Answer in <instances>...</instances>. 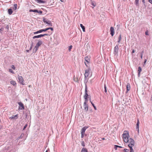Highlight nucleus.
<instances>
[{"label":"nucleus","mask_w":152,"mask_h":152,"mask_svg":"<svg viewBox=\"0 0 152 152\" xmlns=\"http://www.w3.org/2000/svg\"><path fill=\"white\" fill-rule=\"evenodd\" d=\"M123 139L125 142H128L129 139V135L127 131H125L122 134Z\"/></svg>","instance_id":"nucleus-1"},{"label":"nucleus","mask_w":152,"mask_h":152,"mask_svg":"<svg viewBox=\"0 0 152 152\" xmlns=\"http://www.w3.org/2000/svg\"><path fill=\"white\" fill-rule=\"evenodd\" d=\"M129 143L128 145L129 147H132L134 145V140L132 138H130L128 142Z\"/></svg>","instance_id":"nucleus-2"},{"label":"nucleus","mask_w":152,"mask_h":152,"mask_svg":"<svg viewBox=\"0 0 152 152\" xmlns=\"http://www.w3.org/2000/svg\"><path fill=\"white\" fill-rule=\"evenodd\" d=\"M49 35V34H41L39 35L35 36L33 37V39H35V38H41V37H44L45 36H48Z\"/></svg>","instance_id":"nucleus-3"},{"label":"nucleus","mask_w":152,"mask_h":152,"mask_svg":"<svg viewBox=\"0 0 152 152\" xmlns=\"http://www.w3.org/2000/svg\"><path fill=\"white\" fill-rule=\"evenodd\" d=\"M18 80L19 82L22 84L23 85H24V80L22 76H20L18 77Z\"/></svg>","instance_id":"nucleus-4"},{"label":"nucleus","mask_w":152,"mask_h":152,"mask_svg":"<svg viewBox=\"0 0 152 152\" xmlns=\"http://www.w3.org/2000/svg\"><path fill=\"white\" fill-rule=\"evenodd\" d=\"M118 45H116L114 48L113 53L115 55L117 54L118 52Z\"/></svg>","instance_id":"nucleus-5"},{"label":"nucleus","mask_w":152,"mask_h":152,"mask_svg":"<svg viewBox=\"0 0 152 152\" xmlns=\"http://www.w3.org/2000/svg\"><path fill=\"white\" fill-rule=\"evenodd\" d=\"M35 41H38V42L36 44V45L35 47H37V48H39V46H40L42 43V42L41 40L39 39H37L35 40Z\"/></svg>","instance_id":"nucleus-6"},{"label":"nucleus","mask_w":152,"mask_h":152,"mask_svg":"<svg viewBox=\"0 0 152 152\" xmlns=\"http://www.w3.org/2000/svg\"><path fill=\"white\" fill-rule=\"evenodd\" d=\"M91 69L90 68H88L87 69L85 70V73L84 75L86 77H88L89 75V73H90Z\"/></svg>","instance_id":"nucleus-7"},{"label":"nucleus","mask_w":152,"mask_h":152,"mask_svg":"<svg viewBox=\"0 0 152 152\" xmlns=\"http://www.w3.org/2000/svg\"><path fill=\"white\" fill-rule=\"evenodd\" d=\"M126 93H127L131 89V86L130 84L129 83H127L126 86Z\"/></svg>","instance_id":"nucleus-8"},{"label":"nucleus","mask_w":152,"mask_h":152,"mask_svg":"<svg viewBox=\"0 0 152 152\" xmlns=\"http://www.w3.org/2000/svg\"><path fill=\"white\" fill-rule=\"evenodd\" d=\"M110 34L112 36H113L114 34V29L113 27H111L110 29Z\"/></svg>","instance_id":"nucleus-9"},{"label":"nucleus","mask_w":152,"mask_h":152,"mask_svg":"<svg viewBox=\"0 0 152 152\" xmlns=\"http://www.w3.org/2000/svg\"><path fill=\"white\" fill-rule=\"evenodd\" d=\"M88 94H87V88L86 86L85 89V95L84 96V99H86L88 98Z\"/></svg>","instance_id":"nucleus-10"},{"label":"nucleus","mask_w":152,"mask_h":152,"mask_svg":"<svg viewBox=\"0 0 152 152\" xmlns=\"http://www.w3.org/2000/svg\"><path fill=\"white\" fill-rule=\"evenodd\" d=\"M18 104L19 106L21 107V108H20V107H19L18 109H21V110L24 109V107L23 104L21 102H19Z\"/></svg>","instance_id":"nucleus-11"},{"label":"nucleus","mask_w":152,"mask_h":152,"mask_svg":"<svg viewBox=\"0 0 152 152\" xmlns=\"http://www.w3.org/2000/svg\"><path fill=\"white\" fill-rule=\"evenodd\" d=\"M91 4L92 5V8H94L96 6V3L95 1L91 0Z\"/></svg>","instance_id":"nucleus-12"},{"label":"nucleus","mask_w":152,"mask_h":152,"mask_svg":"<svg viewBox=\"0 0 152 152\" xmlns=\"http://www.w3.org/2000/svg\"><path fill=\"white\" fill-rule=\"evenodd\" d=\"M88 128V127L84 126L81 130V133L85 134L86 130Z\"/></svg>","instance_id":"nucleus-13"},{"label":"nucleus","mask_w":152,"mask_h":152,"mask_svg":"<svg viewBox=\"0 0 152 152\" xmlns=\"http://www.w3.org/2000/svg\"><path fill=\"white\" fill-rule=\"evenodd\" d=\"M142 71V68L140 66H139L138 70V76L140 77V72Z\"/></svg>","instance_id":"nucleus-14"},{"label":"nucleus","mask_w":152,"mask_h":152,"mask_svg":"<svg viewBox=\"0 0 152 152\" xmlns=\"http://www.w3.org/2000/svg\"><path fill=\"white\" fill-rule=\"evenodd\" d=\"M83 107L85 110L86 111H87L88 110V104H83Z\"/></svg>","instance_id":"nucleus-15"},{"label":"nucleus","mask_w":152,"mask_h":152,"mask_svg":"<svg viewBox=\"0 0 152 152\" xmlns=\"http://www.w3.org/2000/svg\"><path fill=\"white\" fill-rule=\"evenodd\" d=\"M36 2L39 3H45L46 1L42 0H34Z\"/></svg>","instance_id":"nucleus-16"},{"label":"nucleus","mask_w":152,"mask_h":152,"mask_svg":"<svg viewBox=\"0 0 152 152\" xmlns=\"http://www.w3.org/2000/svg\"><path fill=\"white\" fill-rule=\"evenodd\" d=\"M18 118V115H15L12 116L10 117V119H16Z\"/></svg>","instance_id":"nucleus-17"},{"label":"nucleus","mask_w":152,"mask_h":152,"mask_svg":"<svg viewBox=\"0 0 152 152\" xmlns=\"http://www.w3.org/2000/svg\"><path fill=\"white\" fill-rule=\"evenodd\" d=\"M47 24H48L49 26H52L53 25L52 23H51V21L50 20H48L47 21V23H46Z\"/></svg>","instance_id":"nucleus-18"},{"label":"nucleus","mask_w":152,"mask_h":152,"mask_svg":"<svg viewBox=\"0 0 152 152\" xmlns=\"http://www.w3.org/2000/svg\"><path fill=\"white\" fill-rule=\"evenodd\" d=\"M24 136V134L22 133L20 135V136L17 138V140H19L20 139H22Z\"/></svg>","instance_id":"nucleus-19"},{"label":"nucleus","mask_w":152,"mask_h":152,"mask_svg":"<svg viewBox=\"0 0 152 152\" xmlns=\"http://www.w3.org/2000/svg\"><path fill=\"white\" fill-rule=\"evenodd\" d=\"M81 152H88V150L86 148H83L81 150Z\"/></svg>","instance_id":"nucleus-20"},{"label":"nucleus","mask_w":152,"mask_h":152,"mask_svg":"<svg viewBox=\"0 0 152 152\" xmlns=\"http://www.w3.org/2000/svg\"><path fill=\"white\" fill-rule=\"evenodd\" d=\"M8 14L10 15L12 14V13L13 12V11H12V10L11 9H10L8 10Z\"/></svg>","instance_id":"nucleus-21"},{"label":"nucleus","mask_w":152,"mask_h":152,"mask_svg":"<svg viewBox=\"0 0 152 152\" xmlns=\"http://www.w3.org/2000/svg\"><path fill=\"white\" fill-rule=\"evenodd\" d=\"M10 83L12 85H13L14 86H15L16 84V83L15 81L13 80L11 81H10Z\"/></svg>","instance_id":"nucleus-22"},{"label":"nucleus","mask_w":152,"mask_h":152,"mask_svg":"<svg viewBox=\"0 0 152 152\" xmlns=\"http://www.w3.org/2000/svg\"><path fill=\"white\" fill-rule=\"evenodd\" d=\"M80 26L82 28V30H83V32H85V26H83L82 24H80Z\"/></svg>","instance_id":"nucleus-23"},{"label":"nucleus","mask_w":152,"mask_h":152,"mask_svg":"<svg viewBox=\"0 0 152 152\" xmlns=\"http://www.w3.org/2000/svg\"><path fill=\"white\" fill-rule=\"evenodd\" d=\"M38 48L35 47L33 50V52L34 53H35L38 49Z\"/></svg>","instance_id":"nucleus-24"},{"label":"nucleus","mask_w":152,"mask_h":152,"mask_svg":"<svg viewBox=\"0 0 152 152\" xmlns=\"http://www.w3.org/2000/svg\"><path fill=\"white\" fill-rule=\"evenodd\" d=\"M121 39V35L120 34L118 37L117 42L119 43Z\"/></svg>","instance_id":"nucleus-25"},{"label":"nucleus","mask_w":152,"mask_h":152,"mask_svg":"<svg viewBox=\"0 0 152 152\" xmlns=\"http://www.w3.org/2000/svg\"><path fill=\"white\" fill-rule=\"evenodd\" d=\"M136 130L137 132V133L139 134V125H136Z\"/></svg>","instance_id":"nucleus-26"},{"label":"nucleus","mask_w":152,"mask_h":152,"mask_svg":"<svg viewBox=\"0 0 152 152\" xmlns=\"http://www.w3.org/2000/svg\"><path fill=\"white\" fill-rule=\"evenodd\" d=\"M87 77L86 76V77H85H85H84V82L85 83H86L88 80V78H87Z\"/></svg>","instance_id":"nucleus-27"},{"label":"nucleus","mask_w":152,"mask_h":152,"mask_svg":"<svg viewBox=\"0 0 152 152\" xmlns=\"http://www.w3.org/2000/svg\"><path fill=\"white\" fill-rule=\"evenodd\" d=\"M85 61L88 63H89V58H88V57H86L85 58Z\"/></svg>","instance_id":"nucleus-28"},{"label":"nucleus","mask_w":152,"mask_h":152,"mask_svg":"<svg viewBox=\"0 0 152 152\" xmlns=\"http://www.w3.org/2000/svg\"><path fill=\"white\" fill-rule=\"evenodd\" d=\"M90 102L92 105L94 107V109L96 110L97 109L96 107L95 106L94 104L92 102H91V101Z\"/></svg>","instance_id":"nucleus-29"},{"label":"nucleus","mask_w":152,"mask_h":152,"mask_svg":"<svg viewBox=\"0 0 152 152\" xmlns=\"http://www.w3.org/2000/svg\"><path fill=\"white\" fill-rule=\"evenodd\" d=\"M88 98H86V99H85V101H84L83 104H87V103L88 102Z\"/></svg>","instance_id":"nucleus-30"},{"label":"nucleus","mask_w":152,"mask_h":152,"mask_svg":"<svg viewBox=\"0 0 152 152\" xmlns=\"http://www.w3.org/2000/svg\"><path fill=\"white\" fill-rule=\"evenodd\" d=\"M14 7L13 8V9H14V10H16L17 9V4H15L14 5Z\"/></svg>","instance_id":"nucleus-31"},{"label":"nucleus","mask_w":152,"mask_h":152,"mask_svg":"<svg viewBox=\"0 0 152 152\" xmlns=\"http://www.w3.org/2000/svg\"><path fill=\"white\" fill-rule=\"evenodd\" d=\"M139 0H135V3L136 5H138L139 4Z\"/></svg>","instance_id":"nucleus-32"},{"label":"nucleus","mask_w":152,"mask_h":152,"mask_svg":"<svg viewBox=\"0 0 152 152\" xmlns=\"http://www.w3.org/2000/svg\"><path fill=\"white\" fill-rule=\"evenodd\" d=\"M104 91L106 93L107 91V87L106 86V85L105 84H104Z\"/></svg>","instance_id":"nucleus-33"},{"label":"nucleus","mask_w":152,"mask_h":152,"mask_svg":"<svg viewBox=\"0 0 152 152\" xmlns=\"http://www.w3.org/2000/svg\"><path fill=\"white\" fill-rule=\"evenodd\" d=\"M48 20L47 19H46V18H43V21L44 23H46Z\"/></svg>","instance_id":"nucleus-34"},{"label":"nucleus","mask_w":152,"mask_h":152,"mask_svg":"<svg viewBox=\"0 0 152 152\" xmlns=\"http://www.w3.org/2000/svg\"><path fill=\"white\" fill-rule=\"evenodd\" d=\"M129 147L130 148V151H131L132 152H134V151L132 148V147Z\"/></svg>","instance_id":"nucleus-35"},{"label":"nucleus","mask_w":152,"mask_h":152,"mask_svg":"<svg viewBox=\"0 0 152 152\" xmlns=\"http://www.w3.org/2000/svg\"><path fill=\"white\" fill-rule=\"evenodd\" d=\"M9 71L12 74H14V71L10 69H9Z\"/></svg>","instance_id":"nucleus-36"},{"label":"nucleus","mask_w":152,"mask_h":152,"mask_svg":"<svg viewBox=\"0 0 152 152\" xmlns=\"http://www.w3.org/2000/svg\"><path fill=\"white\" fill-rule=\"evenodd\" d=\"M81 145L83 147H85V146L84 142L83 141L81 142Z\"/></svg>","instance_id":"nucleus-37"},{"label":"nucleus","mask_w":152,"mask_h":152,"mask_svg":"<svg viewBox=\"0 0 152 152\" xmlns=\"http://www.w3.org/2000/svg\"><path fill=\"white\" fill-rule=\"evenodd\" d=\"M145 34L146 35H149V34H148V30H147L145 32Z\"/></svg>","instance_id":"nucleus-38"},{"label":"nucleus","mask_w":152,"mask_h":152,"mask_svg":"<svg viewBox=\"0 0 152 152\" xmlns=\"http://www.w3.org/2000/svg\"><path fill=\"white\" fill-rule=\"evenodd\" d=\"M47 32L48 33V34H49V35H48V36H50V35L52 33V32H51V31H47Z\"/></svg>","instance_id":"nucleus-39"},{"label":"nucleus","mask_w":152,"mask_h":152,"mask_svg":"<svg viewBox=\"0 0 152 152\" xmlns=\"http://www.w3.org/2000/svg\"><path fill=\"white\" fill-rule=\"evenodd\" d=\"M4 28H1L0 29V34L2 33V31H4Z\"/></svg>","instance_id":"nucleus-40"},{"label":"nucleus","mask_w":152,"mask_h":152,"mask_svg":"<svg viewBox=\"0 0 152 152\" xmlns=\"http://www.w3.org/2000/svg\"><path fill=\"white\" fill-rule=\"evenodd\" d=\"M11 67L12 69L14 70H15V66L14 65H12L11 66Z\"/></svg>","instance_id":"nucleus-41"},{"label":"nucleus","mask_w":152,"mask_h":152,"mask_svg":"<svg viewBox=\"0 0 152 152\" xmlns=\"http://www.w3.org/2000/svg\"><path fill=\"white\" fill-rule=\"evenodd\" d=\"M72 48V45H71L70 46H69L68 49L70 51Z\"/></svg>","instance_id":"nucleus-42"},{"label":"nucleus","mask_w":152,"mask_h":152,"mask_svg":"<svg viewBox=\"0 0 152 152\" xmlns=\"http://www.w3.org/2000/svg\"><path fill=\"white\" fill-rule=\"evenodd\" d=\"M38 31L39 33H41L43 32L42 29H40Z\"/></svg>","instance_id":"nucleus-43"},{"label":"nucleus","mask_w":152,"mask_h":152,"mask_svg":"<svg viewBox=\"0 0 152 152\" xmlns=\"http://www.w3.org/2000/svg\"><path fill=\"white\" fill-rule=\"evenodd\" d=\"M42 30H43V31L45 32V31H48L47 28H45V29H42Z\"/></svg>","instance_id":"nucleus-44"},{"label":"nucleus","mask_w":152,"mask_h":152,"mask_svg":"<svg viewBox=\"0 0 152 152\" xmlns=\"http://www.w3.org/2000/svg\"><path fill=\"white\" fill-rule=\"evenodd\" d=\"M37 13H39L40 14H42V12L41 10H39V11L38 10V12H37Z\"/></svg>","instance_id":"nucleus-45"},{"label":"nucleus","mask_w":152,"mask_h":152,"mask_svg":"<svg viewBox=\"0 0 152 152\" xmlns=\"http://www.w3.org/2000/svg\"><path fill=\"white\" fill-rule=\"evenodd\" d=\"M27 125L26 124L24 126L23 130H24L26 129V128L27 127Z\"/></svg>","instance_id":"nucleus-46"},{"label":"nucleus","mask_w":152,"mask_h":152,"mask_svg":"<svg viewBox=\"0 0 152 152\" xmlns=\"http://www.w3.org/2000/svg\"><path fill=\"white\" fill-rule=\"evenodd\" d=\"M85 134L84 133H81V138H83L84 136V134Z\"/></svg>","instance_id":"nucleus-47"},{"label":"nucleus","mask_w":152,"mask_h":152,"mask_svg":"<svg viewBox=\"0 0 152 152\" xmlns=\"http://www.w3.org/2000/svg\"><path fill=\"white\" fill-rule=\"evenodd\" d=\"M115 146L116 147H117L118 148H123V147H122L121 146H118V145H115Z\"/></svg>","instance_id":"nucleus-48"},{"label":"nucleus","mask_w":152,"mask_h":152,"mask_svg":"<svg viewBox=\"0 0 152 152\" xmlns=\"http://www.w3.org/2000/svg\"><path fill=\"white\" fill-rule=\"evenodd\" d=\"M39 33L38 32V31H36L35 32H34V34H39Z\"/></svg>","instance_id":"nucleus-49"},{"label":"nucleus","mask_w":152,"mask_h":152,"mask_svg":"<svg viewBox=\"0 0 152 152\" xmlns=\"http://www.w3.org/2000/svg\"><path fill=\"white\" fill-rule=\"evenodd\" d=\"M38 12V10H34V12Z\"/></svg>","instance_id":"nucleus-50"},{"label":"nucleus","mask_w":152,"mask_h":152,"mask_svg":"<svg viewBox=\"0 0 152 152\" xmlns=\"http://www.w3.org/2000/svg\"><path fill=\"white\" fill-rule=\"evenodd\" d=\"M140 55H141V58H143V57H142V52H141V53H140Z\"/></svg>","instance_id":"nucleus-51"},{"label":"nucleus","mask_w":152,"mask_h":152,"mask_svg":"<svg viewBox=\"0 0 152 152\" xmlns=\"http://www.w3.org/2000/svg\"><path fill=\"white\" fill-rule=\"evenodd\" d=\"M139 121L138 119L137 120V122L136 125H139Z\"/></svg>","instance_id":"nucleus-52"},{"label":"nucleus","mask_w":152,"mask_h":152,"mask_svg":"<svg viewBox=\"0 0 152 152\" xmlns=\"http://www.w3.org/2000/svg\"><path fill=\"white\" fill-rule=\"evenodd\" d=\"M126 150H128V151H129V149H124V151L125 152H127L126 151Z\"/></svg>","instance_id":"nucleus-53"},{"label":"nucleus","mask_w":152,"mask_h":152,"mask_svg":"<svg viewBox=\"0 0 152 152\" xmlns=\"http://www.w3.org/2000/svg\"><path fill=\"white\" fill-rule=\"evenodd\" d=\"M115 145H114V149L115 150H117V148H118V147H116L115 146Z\"/></svg>","instance_id":"nucleus-54"},{"label":"nucleus","mask_w":152,"mask_h":152,"mask_svg":"<svg viewBox=\"0 0 152 152\" xmlns=\"http://www.w3.org/2000/svg\"><path fill=\"white\" fill-rule=\"evenodd\" d=\"M33 44V43H32V45L30 47V49H29V50H31L32 49V44Z\"/></svg>","instance_id":"nucleus-55"},{"label":"nucleus","mask_w":152,"mask_h":152,"mask_svg":"<svg viewBox=\"0 0 152 152\" xmlns=\"http://www.w3.org/2000/svg\"><path fill=\"white\" fill-rule=\"evenodd\" d=\"M29 12H34V10L31 9L29 10Z\"/></svg>","instance_id":"nucleus-56"},{"label":"nucleus","mask_w":152,"mask_h":152,"mask_svg":"<svg viewBox=\"0 0 152 152\" xmlns=\"http://www.w3.org/2000/svg\"><path fill=\"white\" fill-rule=\"evenodd\" d=\"M149 2L152 4V0H148Z\"/></svg>","instance_id":"nucleus-57"},{"label":"nucleus","mask_w":152,"mask_h":152,"mask_svg":"<svg viewBox=\"0 0 152 152\" xmlns=\"http://www.w3.org/2000/svg\"><path fill=\"white\" fill-rule=\"evenodd\" d=\"M146 59H144V64H145V63H146Z\"/></svg>","instance_id":"nucleus-58"},{"label":"nucleus","mask_w":152,"mask_h":152,"mask_svg":"<svg viewBox=\"0 0 152 152\" xmlns=\"http://www.w3.org/2000/svg\"><path fill=\"white\" fill-rule=\"evenodd\" d=\"M50 29L52 31H53V28L51 27Z\"/></svg>","instance_id":"nucleus-59"},{"label":"nucleus","mask_w":152,"mask_h":152,"mask_svg":"<svg viewBox=\"0 0 152 152\" xmlns=\"http://www.w3.org/2000/svg\"><path fill=\"white\" fill-rule=\"evenodd\" d=\"M134 52H135V50H132V53H134Z\"/></svg>","instance_id":"nucleus-60"},{"label":"nucleus","mask_w":152,"mask_h":152,"mask_svg":"<svg viewBox=\"0 0 152 152\" xmlns=\"http://www.w3.org/2000/svg\"><path fill=\"white\" fill-rule=\"evenodd\" d=\"M50 28L51 27H49V28H47V29H48V30H49V29H50Z\"/></svg>","instance_id":"nucleus-61"},{"label":"nucleus","mask_w":152,"mask_h":152,"mask_svg":"<svg viewBox=\"0 0 152 152\" xmlns=\"http://www.w3.org/2000/svg\"><path fill=\"white\" fill-rule=\"evenodd\" d=\"M29 50H26V51L27 52H29Z\"/></svg>","instance_id":"nucleus-62"},{"label":"nucleus","mask_w":152,"mask_h":152,"mask_svg":"<svg viewBox=\"0 0 152 152\" xmlns=\"http://www.w3.org/2000/svg\"><path fill=\"white\" fill-rule=\"evenodd\" d=\"M85 65L86 66H87V64L86 63V62H85Z\"/></svg>","instance_id":"nucleus-63"},{"label":"nucleus","mask_w":152,"mask_h":152,"mask_svg":"<svg viewBox=\"0 0 152 152\" xmlns=\"http://www.w3.org/2000/svg\"><path fill=\"white\" fill-rule=\"evenodd\" d=\"M60 1L62 2H63L64 1L63 0H60Z\"/></svg>","instance_id":"nucleus-64"}]
</instances>
